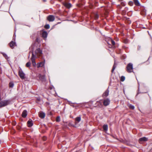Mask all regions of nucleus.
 <instances>
[{
    "label": "nucleus",
    "mask_w": 152,
    "mask_h": 152,
    "mask_svg": "<svg viewBox=\"0 0 152 152\" xmlns=\"http://www.w3.org/2000/svg\"><path fill=\"white\" fill-rule=\"evenodd\" d=\"M126 71L128 72L131 73L133 71V64L132 63H129L127 65Z\"/></svg>",
    "instance_id": "obj_1"
},
{
    "label": "nucleus",
    "mask_w": 152,
    "mask_h": 152,
    "mask_svg": "<svg viewBox=\"0 0 152 152\" xmlns=\"http://www.w3.org/2000/svg\"><path fill=\"white\" fill-rule=\"evenodd\" d=\"M9 104V101L8 100H5L1 101L0 102V108L2 107L5 106Z\"/></svg>",
    "instance_id": "obj_2"
},
{
    "label": "nucleus",
    "mask_w": 152,
    "mask_h": 152,
    "mask_svg": "<svg viewBox=\"0 0 152 152\" xmlns=\"http://www.w3.org/2000/svg\"><path fill=\"white\" fill-rule=\"evenodd\" d=\"M19 69L18 71V75L20 78L22 79H24L25 78V74L23 72L21 68L19 67Z\"/></svg>",
    "instance_id": "obj_3"
},
{
    "label": "nucleus",
    "mask_w": 152,
    "mask_h": 152,
    "mask_svg": "<svg viewBox=\"0 0 152 152\" xmlns=\"http://www.w3.org/2000/svg\"><path fill=\"white\" fill-rule=\"evenodd\" d=\"M36 58V56H35L34 54L32 52L31 59L33 65L34 66H35L36 65V63L35 61V60Z\"/></svg>",
    "instance_id": "obj_4"
},
{
    "label": "nucleus",
    "mask_w": 152,
    "mask_h": 152,
    "mask_svg": "<svg viewBox=\"0 0 152 152\" xmlns=\"http://www.w3.org/2000/svg\"><path fill=\"white\" fill-rule=\"evenodd\" d=\"M42 54V51L40 48H38L35 51V55L37 56H40Z\"/></svg>",
    "instance_id": "obj_5"
},
{
    "label": "nucleus",
    "mask_w": 152,
    "mask_h": 152,
    "mask_svg": "<svg viewBox=\"0 0 152 152\" xmlns=\"http://www.w3.org/2000/svg\"><path fill=\"white\" fill-rule=\"evenodd\" d=\"M47 20L50 22L53 21L55 20V17L52 15H50L47 17Z\"/></svg>",
    "instance_id": "obj_6"
},
{
    "label": "nucleus",
    "mask_w": 152,
    "mask_h": 152,
    "mask_svg": "<svg viewBox=\"0 0 152 152\" xmlns=\"http://www.w3.org/2000/svg\"><path fill=\"white\" fill-rule=\"evenodd\" d=\"M45 63V60L44 59L43 61L38 63L37 64V68H39V67H42L44 66Z\"/></svg>",
    "instance_id": "obj_7"
},
{
    "label": "nucleus",
    "mask_w": 152,
    "mask_h": 152,
    "mask_svg": "<svg viewBox=\"0 0 152 152\" xmlns=\"http://www.w3.org/2000/svg\"><path fill=\"white\" fill-rule=\"evenodd\" d=\"M103 102L104 105L105 106H107L109 104L110 100L109 99H107L104 100Z\"/></svg>",
    "instance_id": "obj_8"
},
{
    "label": "nucleus",
    "mask_w": 152,
    "mask_h": 152,
    "mask_svg": "<svg viewBox=\"0 0 152 152\" xmlns=\"http://www.w3.org/2000/svg\"><path fill=\"white\" fill-rule=\"evenodd\" d=\"M10 47L12 49H13L15 46H16L15 42H14L13 41H12L9 43Z\"/></svg>",
    "instance_id": "obj_9"
},
{
    "label": "nucleus",
    "mask_w": 152,
    "mask_h": 152,
    "mask_svg": "<svg viewBox=\"0 0 152 152\" xmlns=\"http://www.w3.org/2000/svg\"><path fill=\"white\" fill-rule=\"evenodd\" d=\"M148 138L145 137H143L140 138L139 140V142L140 143L143 142H145L147 141Z\"/></svg>",
    "instance_id": "obj_10"
},
{
    "label": "nucleus",
    "mask_w": 152,
    "mask_h": 152,
    "mask_svg": "<svg viewBox=\"0 0 152 152\" xmlns=\"http://www.w3.org/2000/svg\"><path fill=\"white\" fill-rule=\"evenodd\" d=\"M38 77H39V79L42 81H43L45 80V75H42L41 74H39L38 75Z\"/></svg>",
    "instance_id": "obj_11"
},
{
    "label": "nucleus",
    "mask_w": 152,
    "mask_h": 152,
    "mask_svg": "<svg viewBox=\"0 0 152 152\" xmlns=\"http://www.w3.org/2000/svg\"><path fill=\"white\" fill-rule=\"evenodd\" d=\"M96 106L100 108L102 107L103 106L102 102L100 101H97L96 103Z\"/></svg>",
    "instance_id": "obj_12"
},
{
    "label": "nucleus",
    "mask_w": 152,
    "mask_h": 152,
    "mask_svg": "<svg viewBox=\"0 0 152 152\" xmlns=\"http://www.w3.org/2000/svg\"><path fill=\"white\" fill-rule=\"evenodd\" d=\"M27 112L26 110H24L22 113V116L24 118H26L27 115Z\"/></svg>",
    "instance_id": "obj_13"
},
{
    "label": "nucleus",
    "mask_w": 152,
    "mask_h": 152,
    "mask_svg": "<svg viewBox=\"0 0 152 152\" xmlns=\"http://www.w3.org/2000/svg\"><path fill=\"white\" fill-rule=\"evenodd\" d=\"M109 93V91L108 89H107L105 91L103 94V97H107V96L108 94Z\"/></svg>",
    "instance_id": "obj_14"
},
{
    "label": "nucleus",
    "mask_w": 152,
    "mask_h": 152,
    "mask_svg": "<svg viewBox=\"0 0 152 152\" xmlns=\"http://www.w3.org/2000/svg\"><path fill=\"white\" fill-rule=\"evenodd\" d=\"M45 116V114L42 112H40L39 114V116L42 118H43Z\"/></svg>",
    "instance_id": "obj_15"
},
{
    "label": "nucleus",
    "mask_w": 152,
    "mask_h": 152,
    "mask_svg": "<svg viewBox=\"0 0 152 152\" xmlns=\"http://www.w3.org/2000/svg\"><path fill=\"white\" fill-rule=\"evenodd\" d=\"M28 126L29 127L32 126L33 125V121L31 120H29L27 122Z\"/></svg>",
    "instance_id": "obj_16"
},
{
    "label": "nucleus",
    "mask_w": 152,
    "mask_h": 152,
    "mask_svg": "<svg viewBox=\"0 0 152 152\" xmlns=\"http://www.w3.org/2000/svg\"><path fill=\"white\" fill-rule=\"evenodd\" d=\"M48 33L47 32L45 31H44L42 33V37L44 38H46L47 37Z\"/></svg>",
    "instance_id": "obj_17"
},
{
    "label": "nucleus",
    "mask_w": 152,
    "mask_h": 152,
    "mask_svg": "<svg viewBox=\"0 0 152 152\" xmlns=\"http://www.w3.org/2000/svg\"><path fill=\"white\" fill-rule=\"evenodd\" d=\"M81 117L79 116L76 117L75 119V121L76 123H79L81 121Z\"/></svg>",
    "instance_id": "obj_18"
},
{
    "label": "nucleus",
    "mask_w": 152,
    "mask_h": 152,
    "mask_svg": "<svg viewBox=\"0 0 152 152\" xmlns=\"http://www.w3.org/2000/svg\"><path fill=\"white\" fill-rule=\"evenodd\" d=\"M103 128L104 131L106 132L108 130V126L107 125L104 124L103 126Z\"/></svg>",
    "instance_id": "obj_19"
},
{
    "label": "nucleus",
    "mask_w": 152,
    "mask_h": 152,
    "mask_svg": "<svg viewBox=\"0 0 152 152\" xmlns=\"http://www.w3.org/2000/svg\"><path fill=\"white\" fill-rule=\"evenodd\" d=\"M136 6H140V4L138 0H133Z\"/></svg>",
    "instance_id": "obj_20"
},
{
    "label": "nucleus",
    "mask_w": 152,
    "mask_h": 152,
    "mask_svg": "<svg viewBox=\"0 0 152 152\" xmlns=\"http://www.w3.org/2000/svg\"><path fill=\"white\" fill-rule=\"evenodd\" d=\"M65 6L67 8H69L71 7L72 5L70 3H65Z\"/></svg>",
    "instance_id": "obj_21"
},
{
    "label": "nucleus",
    "mask_w": 152,
    "mask_h": 152,
    "mask_svg": "<svg viewBox=\"0 0 152 152\" xmlns=\"http://www.w3.org/2000/svg\"><path fill=\"white\" fill-rule=\"evenodd\" d=\"M116 64L115 63H115H114V65L113 66V68L112 69V70H111V72H112L113 73V71H114V70L115 69L116 67Z\"/></svg>",
    "instance_id": "obj_22"
},
{
    "label": "nucleus",
    "mask_w": 152,
    "mask_h": 152,
    "mask_svg": "<svg viewBox=\"0 0 152 152\" xmlns=\"http://www.w3.org/2000/svg\"><path fill=\"white\" fill-rule=\"evenodd\" d=\"M128 107L130 109H131L133 110L134 109V108H135L134 106H133L130 104H128Z\"/></svg>",
    "instance_id": "obj_23"
},
{
    "label": "nucleus",
    "mask_w": 152,
    "mask_h": 152,
    "mask_svg": "<svg viewBox=\"0 0 152 152\" xmlns=\"http://www.w3.org/2000/svg\"><path fill=\"white\" fill-rule=\"evenodd\" d=\"M56 121L57 122H59L60 121V117L59 116H57L56 118Z\"/></svg>",
    "instance_id": "obj_24"
},
{
    "label": "nucleus",
    "mask_w": 152,
    "mask_h": 152,
    "mask_svg": "<svg viewBox=\"0 0 152 152\" xmlns=\"http://www.w3.org/2000/svg\"><path fill=\"white\" fill-rule=\"evenodd\" d=\"M3 56L6 59H8L9 57L7 56L5 53H4L3 54Z\"/></svg>",
    "instance_id": "obj_25"
},
{
    "label": "nucleus",
    "mask_w": 152,
    "mask_h": 152,
    "mask_svg": "<svg viewBox=\"0 0 152 152\" xmlns=\"http://www.w3.org/2000/svg\"><path fill=\"white\" fill-rule=\"evenodd\" d=\"M31 62H28L26 64V66L27 67H29L31 65Z\"/></svg>",
    "instance_id": "obj_26"
},
{
    "label": "nucleus",
    "mask_w": 152,
    "mask_h": 152,
    "mask_svg": "<svg viewBox=\"0 0 152 152\" xmlns=\"http://www.w3.org/2000/svg\"><path fill=\"white\" fill-rule=\"evenodd\" d=\"M125 80V77L124 76H122L121 77V81H124Z\"/></svg>",
    "instance_id": "obj_27"
},
{
    "label": "nucleus",
    "mask_w": 152,
    "mask_h": 152,
    "mask_svg": "<svg viewBox=\"0 0 152 152\" xmlns=\"http://www.w3.org/2000/svg\"><path fill=\"white\" fill-rule=\"evenodd\" d=\"M110 41L111 43V44L113 45H115V42L112 39H110Z\"/></svg>",
    "instance_id": "obj_28"
},
{
    "label": "nucleus",
    "mask_w": 152,
    "mask_h": 152,
    "mask_svg": "<svg viewBox=\"0 0 152 152\" xmlns=\"http://www.w3.org/2000/svg\"><path fill=\"white\" fill-rule=\"evenodd\" d=\"M45 28L46 29H49L50 28V26L49 24H47L45 26Z\"/></svg>",
    "instance_id": "obj_29"
},
{
    "label": "nucleus",
    "mask_w": 152,
    "mask_h": 152,
    "mask_svg": "<svg viewBox=\"0 0 152 152\" xmlns=\"http://www.w3.org/2000/svg\"><path fill=\"white\" fill-rule=\"evenodd\" d=\"M14 84L13 83H10L9 84V86L10 87L12 88L14 86Z\"/></svg>",
    "instance_id": "obj_30"
},
{
    "label": "nucleus",
    "mask_w": 152,
    "mask_h": 152,
    "mask_svg": "<svg viewBox=\"0 0 152 152\" xmlns=\"http://www.w3.org/2000/svg\"><path fill=\"white\" fill-rule=\"evenodd\" d=\"M129 4L130 6H132L133 4V3L132 1H130L129 2Z\"/></svg>",
    "instance_id": "obj_31"
},
{
    "label": "nucleus",
    "mask_w": 152,
    "mask_h": 152,
    "mask_svg": "<svg viewBox=\"0 0 152 152\" xmlns=\"http://www.w3.org/2000/svg\"><path fill=\"white\" fill-rule=\"evenodd\" d=\"M140 48V46H138V49H139Z\"/></svg>",
    "instance_id": "obj_32"
},
{
    "label": "nucleus",
    "mask_w": 152,
    "mask_h": 152,
    "mask_svg": "<svg viewBox=\"0 0 152 152\" xmlns=\"http://www.w3.org/2000/svg\"><path fill=\"white\" fill-rule=\"evenodd\" d=\"M125 9H126H126L127 10V9H128V8H127V7H126V8H125Z\"/></svg>",
    "instance_id": "obj_33"
},
{
    "label": "nucleus",
    "mask_w": 152,
    "mask_h": 152,
    "mask_svg": "<svg viewBox=\"0 0 152 152\" xmlns=\"http://www.w3.org/2000/svg\"><path fill=\"white\" fill-rule=\"evenodd\" d=\"M124 5H125V4H124Z\"/></svg>",
    "instance_id": "obj_34"
},
{
    "label": "nucleus",
    "mask_w": 152,
    "mask_h": 152,
    "mask_svg": "<svg viewBox=\"0 0 152 152\" xmlns=\"http://www.w3.org/2000/svg\"><path fill=\"white\" fill-rule=\"evenodd\" d=\"M108 44H109L108 43Z\"/></svg>",
    "instance_id": "obj_35"
}]
</instances>
